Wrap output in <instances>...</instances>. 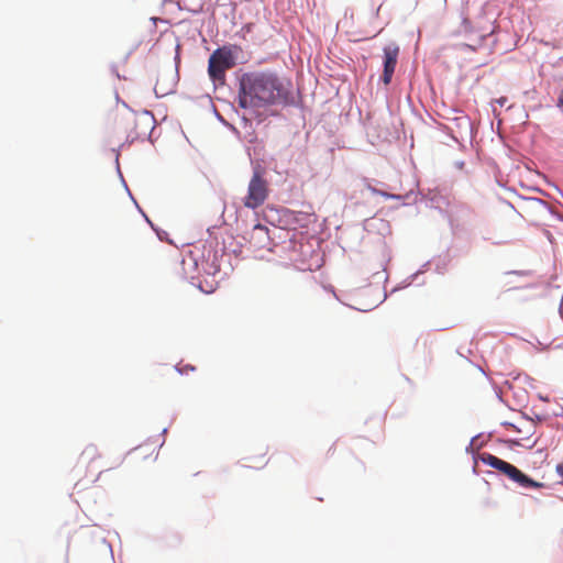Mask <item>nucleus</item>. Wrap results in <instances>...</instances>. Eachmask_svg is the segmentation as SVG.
I'll use <instances>...</instances> for the list:
<instances>
[{"mask_svg": "<svg viewBox=\"0 0 563 563\" xmlns=\"http://www.w3.org/2000/svg\"><path fill=\"white\" fill-rule=\"evenodd\" d=\"M288 97L289 91L276 73L253 70L239 78L238 104L252 117L262 118L268 107L286 103Z\"/></svg>", "mask_w": 563, "mask_h": 563, "instance_id": "1", "label": "nucleus"}, {"mask_svg": "<svg viewBox=\"0 0 563 563\" xmlns=\"http://www.w3.org/2000/svg\"><path fill=\"white\" fill-rule=\"evenodd\" d=\"M238 46H222L217 48L208 60V75L214 82L223 84L227 70L235 66Z\"/></svg>", "mask_w": 563, "mask_h": 563, "instance_id": "2", "label": "nucleus"}, {"mask_svg": "<svg viewBox=\"0 0 563 563\" xmlns=\"http://www.w3.org/2000/svg\"><path fill=\"white\" fill-rule=\"evenodd\" d=\"M482 461L489 465L490 467L499 471L504 475H506L508 478L512 479L514 482L518 483L521 487L525 488H537L541 487L542 485L534 482L530 477H528L526 474H523L520 470H518L512 464L493 455V454H483Z\"/></svg>", "mask_w": 563, "mask_h": 563, "instance_id": "3", "label": "nucleus"}, {"mask_svg": "<svg viewBox=\"0 0 563 563\" xmlns=\"http://www.w3.org/2000/svg\"><path fill=\"white\" fill-rule=\"evenodd\" d=\"M269 187L260 168L254 169L243 205L249 209L261 207L268 197Z\"/></svg>", "mask_w": 563, "mask_h": 563, "instance_id": "4", "label": "nucleus"}, {"mask_svg": "<svg viewBox=\"0 0 563 563\" xmlns=\"http://www.w3.org/2000/svg\"><path fill=\"white\" fill-rule=\"evenodd\" d=\"M122 121L124 131L128 132L129 135L136 137L145 133L144 131H139V123L146 122L148 125L151 123V117L148 112H144L143 114L137 115L133 111L125 109L122 115Z\"/></svg>", "mask_w": 563, "mask_h": 563, "instance_id": "5", "label": "nucleus"}, {"mask_svg": "<svg viewBox=\"0 0 563 563\" xmlns=\"http://www.w3.org/2000/svg\"><path fill=\"white\" fill-rule=\"evenodd\" d=\"M399 54V47L397 45H388L384 48V71L382 80L385 85L391 81Z\"/></svg>", "mask_w": 563, "mask_h": 563, "instance_id": "6", "label": "nucleus"}, {"mask_svg": "<svg viewBox=\"0 0 563 563\" xmlns=\"http://www.w3.org/2000/svg\"><path fill=\"white\" fill-rule=\"evenodd\" d=\"M267 450L264 446L257 448L254 452H250L243 461L245 462L243 466L251 468H262L267 464Z\"/></svg>", "mask_w": 563, "mask_h": 563, "instance_id": "7", "label": "nucleus"}, {"mask_svg": "<svg viewBox=\"0 0 563 563\" xmlns=\"http://www.w3.org/2000/svg\"><path fill=\"white\" fill-rule=\"evenodd\" d=\"M251 242L258 247H266L269 244L268 228L263 224H255L251 231Z\"/></svg>", "mask_w": 563, "mask_h": 563, "instance_id": "8", "label": "nucleus"}, {"mask_svg": "<svg viewBox=\"0 0 563 563\" xmlns=\"http://www.w3.org/2000/svg\"><path fill=\"white\" fill-rule=\"evenodd\" d=\"M100 457V453L98 448L95 444H89L85 448V450L80 454V460L85 463L93 462L95 460Z\"/></svg>", "mask_w": 563, "mask_h": 563, "instance_id": "9", "label": "nucleus"}, {"mask_svg": "<svg viewBox=\"0 0 563 563\" xmlns=\"http://www.w3.org/2000/svg\"><path fill=\"white\" fill-rule=\"evenodd\" d=\"M368 190L374 194V195H378V196H382L386 199H396V200H400L402 197L400 195H395V194H389V192H386V191H383V190H379L375 187H372V186H368L367 187Z\"/></svg>", "mask_w": 563, "mask_h": 563, "instance_id": "10", "label": "nucleus"}, {"mask_svg": "<svg viewBox=\"0 0 563 563\" xmlns=\"http://www.w3.org/2000/svg\"><path fill=\"white\" fill-rule=\"evenodd\" d=\"M528 439H529V437H516V438L512 439V442L515 444L520 445V444H522L523 441H526Z\"/></svg>", "mask_w": 563, "mask_h": 563, "instance_id": "11", "label": "nucleus"}, {"mask_svg": "<svg viewBox=\"0 0 563 563\" xmlns=\"http://www.w3.org/2000/svg\"><path fill=\"white\" fill-rule=\"evenodd\" d=\"M507 430H516L517 432H521L520 429H517L514 423H505L504 424Z\"/></svg>", "mask_w": 563, "mask_h": 563, "instance_id": "12", "label": "nucleus"}, {"mask_svg": "<svg viewBox=\"0 0 563 563\" xmlns=\"http://www.w3.org/2000/svg\"><path fill=\"white\" fill-rule=\"evenodd\" d=\"M558 106H563V92L558 97Z\"/></svg>", "mask_w": 563, "mask_h": 563, "instance_id": "13", "label": "nucleus"}, {"mask_svg": "<svg viewBox=\"0 0 563 563\" xmlns=\"http://www.w3.org/2000/svg\"><path fill=\"white\" fill-rule=\"evenodd\" d=\"M556 471H558L561 475H563V464H558V465H556Z\"/></svg>", "mask_w": 563, "mask_h": 563, "instance_id": "14", "label": "nucleus"}, {"mask_svg": "<svg viewBox=\"0 0 563 563\" xmlns=\"http://www.w3.org/2000/svg\"><path fill=\"white\" fill-rule=\"evenodd\" d=\"M562 309H563V300L561 301V305L559 307L560 313H562Z\"/></svg>", "mask_w": 563, "mask_h": 563, "instance_id": "15", "label": "nucleus"}, {"mask_svg": "<svg viewBox=\"0 0 563 563\" xmlns=\"http://www.w3.org/2000/svg\"><path fill=\"white\" fill-rule=\"evenodd\" d=\"M330 450H332V451L334 452V451H335V446H334V445H332V446L330 448Z\"/></svg>", "mask_w": 563, "mask_h": 563, "instance_id": "16", "label": "nucleus"}]
</instances>
